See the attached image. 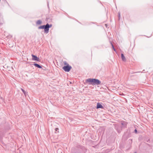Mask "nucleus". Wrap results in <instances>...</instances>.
Masks as SVG:
<instances>
[{
	"mask_svg": "<svg viewBox=\"0 0 153 153\" xmlns=\"http://www.w3.org/2000/svg\"><path fill=\"white\" fill-rule=\"evenodd\" d=\"M59 128H55V130H56V131H55V132L56 133H57V132H59Z\"/></svg>",
	"mask_w": 153,
	"mask_h": 153,
	"instance_id": "obj_15",
	"label": "nucleus"
},
{
	"mask_svg": "<svg viewBox=\"0 0 153 153\" xmlns=\"http://www.w3.org/2000/svg\"><path fill=\"white\" fill-rule=\"evenodd\" d=\"M134 132L135 133H137V130L136 129H135L134 130Z\"/></svg>",
	"mask_w": 153,
	"mask_h": 153,
	"instance_id": "obj_18",
	"label": "nucleus"
},
{
	"mask_svg": "<svg viewBox=\"0 0 153 153\" xmlns=\"http://www.w3.org/2000/svg\"><path fill=\"white\" fill-rule=\"evenodd\" d=\"M71 67L69 65H67L66 66H65L62 68V69L65 72H68L71 68Z\"/></svg>",
	"mask_w": 153,
	"mask_h": 153,
	"instance_id": "obj_4",
	"label": "nucleus"
},
{
	"mask_svg": "<svg viewBox=\"0 0 153 153\" xmlns=\"http://www.w3.org/2000/svg\"><path fill=\"white\" fill-rule=\"evenodd\" d=\"M118 16L119 20H120V12H119L118 13Z\"/></svg>",
	"mask_w": 153,
	"mask_h": 153,
	"instance_id": "obj_16",
	"label": "nucleus"
},
{
	"mask_svg": "<svg viewBox=\"0 0 153 153\" xmlns=\"http://www.w3.org/2000/svg\"><path fill=\"white\" fill-rule=\"evenodd\" d=\"M134 153H136V152Z\"/></svg>",
	"mask_w": 153,
	"mask_h": 153,
	"instance_id": "obj_21",
	"label": "nucleus"
},
{
	"mask_svg": "<svg viewBox=\"0 0 153 153\" xmlns=\"http://www.w3.org/2000/svg\"><path fill=\"white\" fill-rule=\"evenodd\" d=\"M121 57L122 59V60L123 61H126V59L125 57V56L124 55V54L123 53L121 54Z\"/></svg>",
	"mask_w": 153,
	"mask_h": 153,
	"instance_id": "obj_10",
	"label": "nucleus"
},
{
	"mask_svg": "<svg viewBox=\"0 0 153 153\" xmlns=\"http://www.w3.org/2000/svg\"><path fill=\"white\" fill-rule=\"evenodd\" d=\"M4 23L3 19L0 16V26L2 25Z\"/></svg>",
	"mask_w": 153,
	"mask_h": 153,
	"instance_id": "obj_11",
	"label": "nucleus"
},
{
	"mask_svg": "<svg viewBox=\"0 0 153 153\" xmlns=\"http://www.w3.org/2000/svg\"><path fill=\"white\" fill-rule=\"evenodd\" d=\"M115 128L117 130L118 132L120 133L122 130V128L118 124H115Z\"/></svg>",
	"mask_w": 153,
	"mask_h": 153,
	"instance_id": "obj_5",
	"label": "nucleus"
},
{
	"mask_svg": "<svg viewBox=\"0 0 153 153\" xmlns=\"http://www.w3.org/2000/svg\"><path fill=\"white\" fill-rule=\"evenodd\" d=\"M86 82H91L92 85H99L101 83V82L99 79H96L89 78L86 80Z\"/></svg>",
	"mask_w": 153,
	"mask_h": 153,
	"instance_id": "obj_1",
	"label": "nucleus"
},
{
	"mask_svg": "<svg viewBox=\"0 0 153 153\" xmlns=\"http://www.w3.org/2000/svg\"><path fill=\"white\" fill-rule=\"evenodd\" d=\"M31 56L32 57V60L34 61H39V58L37 57L36 56L34 55L33 54H32Z\"/></svg>",
	"mask_w": 153,
	"mask_h": 153,
	"instance_id": "obj_6",
	"label": "nucleus"
},
{
	"mask_svg": "<svg viewBox=\"0 0 153 153\" xmlns=\"http://www.w3.org/2000/svg\"><path fill=\"white\" fill-rule=\"evenodd\" d=\"M47 5H48V7H49V4H48H48H47Z\"/></svg>",
	"mask_w": 153,
	"mask_h": 153,
	"instance_id": "obj_19",
	"label": "nucleus"
},
{
	"mask_svg": "<svg viewBox=\"0 0 153 153\" xmlns=\"http://www.w3.org/2000/svg\"><path fill=\"white\" fill-rule=\"evenodd\" d=\"M21 90L23 92L24 94L26 96V94H27V92H26L22 88H21Z\"/></svg>",
	"mask_w": 153,
	"mask_h": 153,
	"instance_id": "obj_13",
	"label": "nucleus"
},
{
	"mask_svg": "<svg viewBox=\"0 0 153 153\" xmlns=\"http://www.w3.org/2000/svg\"><path fill=\"white\" fill-rule=\"evenodd\" d=\"M127 123L125 121H122L121 122V124L122 126L121 127L122 128H125L126 127Z\"/></svg>",
	"mask_w": 153,
	"mask_h": 153,
	"instance_id": "obj_7",
	"label": "nucleus"
},
{
	"mask_svg": "<svg viewBox=\"0 0 153 153\" xmlns=\"http://www.w3.org/2000/svg\"><path fill=\"white\" fill-rule=\"evenodd\" d=\"M42 23V21L40 20H37L36 22V25H40Z\"/></svg>",
	"mask_w": 153,
	"mask_h": 153,
	"instance_id": "obj_12",
	"label": "nucleus"
},
{
	"mask_svg": "<svg viewBox=\"0 0 153 153\" xmlns=\"http://www.w3.org/2000/svg\"><path fill=\"white\" fill-rule=\"evenodd\" d=\"M103 108L102 105L100 103H98L97 104V108Z\"/></svg>",
	"mask_w": 153,
	"mask_h": 153,
	"instance_id": "obj_8",
	"label": "nucleus"
},
{
	"mask_svg": "<svg viewBox=\"0 0 153 153\" xmlns=\"http://www.w3.org/2000/svg\"><path fill=\"white\" fill-rule=\"evenodd\" d=\"M64 64L65 65H69L67 63V62H64Z\"/></svg>",
	"mask_w": 153,
	"mask_h": 153,
	"instance_id": "obj_17",
	"label": "nucleus"
},
{
	"mask_svg": "<svg viewBox=\"0 0 153 153\" xmlns=\"http://www.w3.org/2000/svg\"><path fill=\"white\" fill-rule=\"evenodd\" d=\"M105 25L106 27H107V25L105 24Z\"/></svg>",
	"mask_w": 153,
	"mask_h": 153,
	"instance_id": "obj_20",
	"label": "nucleus"
},
{
	"mask_svg": "<svg viewBox=\"0 0 153 153\" xmlns=\"http://www.w3.org/2000/svg\"><path fill=\"white\" fill-rule=\"evenodd\" d=\"M52 26V24L49 25L48 23H47L46 25L41 26L39 27L38 28L40 29H44L45 33H48L49 32V28Z\"/></svg>",
	"mask_w": 153,
	"mask_h": 153,
	"instance_id": "obj_2",
	"label": "nucleus"
},
{
	"mask_svg": "<svg viewBox=\"0 0 153 153\" xmlns=\"http://www.w3.org/2000/svg\"><path fill=\"white\" fill-rule=\"evenodd\" d=\"M33 65H34L36 67H37L38 68H41L42 67L41 66L39 65V64L37 63H34Z\"/></svg>",
	"mask_w": 153,
	"mask_h": 153,
	"instance_id": "obj_9",
	"label": "nucleus"
},
{
	"mask_svg": "<svg viewBox=\"0 0 153 153\" xmlns=\"http://www.w3.org/2000/svg\"><path fill=\"white\" fill-rule=\"evenodd\" d=\"M77 147L78 149H76L74 148H72L71 150V153H79L80 151L79 150V149H82L83 148V147L80 145L77 146Z\"/></svg>",
	"mask_w": 153,
	"mask_h": 153,
	"instance_id": "obj_3",
	"label": "nucleus"
},
{
	"mask_svg": "<svg viewBox=\"0 0 153 153\" xmlns=\"http://www.w3.org/2000/svg\"><path fill=\"white\" fill-rule=\"evenodd\" d=\"M111 45H112V48H113V49H114V50L115 51H116V50H115V48H114V45H113V44H112V42H111Z\"/></svg>",
	"mask_w": 153,
	"mask_h": 153,
	"instance_id": "obj_14",
	"label": "nucleus"
}]
</instances>
